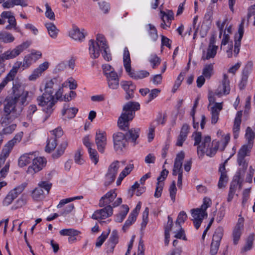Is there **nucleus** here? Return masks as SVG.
I'll return each mask as SVG.
<instances>
[{"label":"nucleus","mask_w":255,"mask_h":255,"mask_svg":"<svg viewBox=\"0 0 255 255\" xmlns=\"http://www.w3.org/2000/svg\"><path fill=\"white\" fill-rule=\"evenodd\" d=\"M61 80L58 78H54L46 82L44 92L36 98L38 106L42 107L46 114L45 119L48 118L54 110V107L58 101H61L63 96V84L61 86Z\"/></svg>","instance_id":"obj_1"},{"label":"nucleus","mask_w":255,"mask_h":255,"mask_svg":"<svg viewBox=\"0 0 255 255\" xmlns=\"http://www.w3.org/2000/svg\"><path fill=\"white\" fill-rule=\"evenodd\" d=\"M12 89L13 96L7 99L4 106L3 115L0 119L2 127L8 125L20 115L22 110V105L26 102L28 95L27 91L21 89H17L15 86L13 87Z\"/></svg>","instance_id":"obj_2"},{"label":"nucleus","mask_w":255,"mask_h":255,"mask_svg":"<svg viewBox=\"0 0 255 255\" xmlns=\"http://www.w3.org/2000/svg\"><path fill=\"white\" fill-rule=\"evenodd\" d=\"M89 45V50L92 58L96 59L98 58L100 55V51H103L102 55L106 60L109 61L112 59L111 53L109 52V47L107 41L103 34H97L96 42L94 40H90Z\"/></svg>","instance_id":"obj_3"},{"label":"nucleus","mask_w":255,"mask_h":255,"mask_svg":"<svg viewBox=\"0 0 255 255\" xmlns=\"http://www.w3.org/2000/svg\"><path fill=\"white\" fill-rule=\"evenodd\" d=\"M140 105L138 102H129L123 107V112L118 121V126L121 130H127L129 128V122L135 116V112L139 110Z\"/></svg>","instance_id":"obj_4"},{"label":"nucleus","mask_w":255,"mask_h":255,"mask_svg":"<svg viewBox=\"0 0 255 255\" xmlns=\"http://www.w3.org/2000/svg\"><path fill=\"white\" fill-rule=\"evenodd\" d=\"M123 62L126 71L130 78L134 80H138L142 79L149 76V73L147 71H135L134 70H131L130 54L127 47H125L124 48Z\"/></svg>","instance_id":"obj_5"},{"label":"nucleus","mask_w":255,"mask_h":255,"mask_svg":"<svg viewBox=\"0 0 255 255\" xmlns=\"http://www.w3.org/2000/svg\"><path fill=\"white\" fill-rule=\"evenodd\" d=\"M211 204V200L210 198H205L203 200V203L200 208L191 210V214L193 217L192 220L193 221L196 229H198L200 227L204 217H207L206 210L210 207Z\"/></svg>","instance_id":"obj_6"},{"label":"nucleus","mask_w":255,"mask_h":255,"mask_svg":"<svg viewBox=\"0 0 255 255\" xmlns=\"http://www.w3.org/2000/svg\"><path fill=\"white\" fill-rule=\"evenodd\" d=\"M211 140L210 136H206L201 144L198 146L197 153L199 157H203L204 154L212 157L216 154L219 148V143L218 142L211 143Z\"/></svg>","instance_id":"obj_7"},{"label":"nucleus","mask_w":255,"mask_h":255,"mask_svg":"<svg viewBox=\"0 0 255 255\" xmlns=\"http://www.w3.org/2000/svg\"><path fill=\"white\" fill-rule=\"evenodd\" d=\"M30 42L25 41L16 46L12 50H7L0 55V67L4 69V62L6 60L13 59L19 55L24 50L28 48Z\"/></svg>","instance_id":"obj_8"},{"label":"nucleus","mask_w":255,"mask_h":255,"mask_svg":"<svg viewBox=\"0 0 255 255\" xmlns=\"http://www.w3.org/2000/svg\"><path fill=\"white\" fill-rule=\"evenodd\" d=\"M253 145L251 144H245L239 149L237 154V162L239 166H242L243 172L245 173L247 169L248 163L245 158L249 156Z\"/></svg>","instance_id":"obj_9"},{"label":"nucleus","mask_w":255,"mask_h":255,"mask_svg":"<svg viewBox=\"0 0 255 255\" xmlns=\"http://www.w3.org/2000/svg\"><path fill=\"white\" fill-rule=\"evenodd\" d=\"M53 137L48 138L45 147V151L48 153L53 151L57 145V139L60 137L63 134L62 128L58 127L51 131Z\"/></svg>","instance_id":"obj_10"},{"label":"nucleus","mask_w":255,"mask_h":255,"mask_svg":"<svg viewBox=\"0 0 255 255\" xmlns=\"http://www.w3.org/2000/svg\"><path fill=\"white\" fill-rule=\"evenodd\" d=\"M113 138L114 148L117 151H121L128 144L125 134L122 132L119 131L114 133Z\"/></svg>","instance_id":"obj_11"},{"label":"nucleus","mask_w":255,"mask_h":255,"mask_svg":"<svg viewBox=\"0 0 255 255\" xmlns=\"http://www.w3.org/2000/svg\"><path fill=\"white\" fill-rule=\"evenodd\" d=\"M46 160L41 157H35L32 161V164L29 166L27 172L29 174H34L40 171L46 165Z\"/></svg>","instance_id":"obj_12"},{"label":"nucleus","mask_w":255,"mask_h":255,"mask_svg":"<svg viewBox=\"0 0 255 255\" xmlns=\"http://www.w3.org/2000/svg\"><path fill=\"white\" fill-rule=\"evenodd\" d=\"M95 143L99 151L101 153H104L107 145V134L105 131L100 129L97 130L95 136Z\"/></svg>","instance_id":"obj_13"},{"label":"nucleus","mask_w":255,"mask_h":255,"mask_svg":"<svg viewBox=\"0 0 255 255\" xmlns=\"http://www.w3.org/2000/svg\"><path fill=\"white\" fill-rule=\"evenodd\" d=\"M230 92V81L228 79V75L225 74L223 75V79L222 81V83L216 89L215 92V95L218 96L219 97H220L223 95L229 94Z\"/></svg>","instance_id":"obj_14"},{"label":"nucleus","mask_w":255,"mask_h":255,"mask_svg":"<svg viewBox=\"0 0 255 255\" xmlns=\"http://www.w3.org/2000/svg\"><path fill=\"white\" fill-rule=\"evenodd\" d=\"M113 208L110 205H107L104 208L96 210L92 215V218L94 220L105 219L113 215Z\"/></svg>","instance_id":"obj_15"},{"label":"nucleus","mask_w":255,"mask_h":255,"mask_svg":"<svg viewBox=\"0 0 255 255\" xmlns=\"http://www.w3.org/2000/svg\"><path fill=\"white\" fill-rule=\"evenodd\" d=\"M21 62L17 61L14 64L12 69L6 75V77L0 84V87H4L8 82L12 81L14 78L18 69L21 67Z\"/></svg>","instance_id":"obj_16"},{"label":"nucleus","mask_w":255,"mask_h":255,"mask_svg":"<svg viewBox=\"0 0 255 255\" xmlns=\"http://www.w3.org/2000/svg\"><path fill=\"white\" fill-rule=\"evenodd\" d=\"M244 22H245V19H243L242 20V22L241 23V24L239 25V27L238 29V34H236L235 35V38H234L235 45H234V54L236 56H237L238 54V53L240 51L241 42V40L243 38L244 32Z\"/></svg>","instance_id":"obj_17"},{"label":"nucleus","mask_w":255,"mask_h":255,"mask_svg":"<svg viewBox=\"0 0 255 255\" xmlns=\"http://www.w3.org/2000/svg\"><path fill=\"white\" fill-rule=\"evenodd\" d=\"M121 86L126 93V99L129 100L133 97V92L135 89V86L130 81H122Z\"/></svg>","instance_id":"obj_18"},{"label":"nucleus","mask_w":255,"mask_h":255,"mask_svg":"<svg viewBox=\"0 0 255 255\" xmlns=\"http://www.w3.org/2000/svg\"><path fill=\"white\" fill-rule=\"evenodd\" d=\"M223 102L221 103H216L215 105H213L210 110L211 114V124L215 125L216 124L219 117L220 112L223 109Z\"/></svg>","instance_id":"obj_19"},{"label":"nucleus","mask_w":255,"mask_h":255,"mask_svg":"<svg viewBox=\"0 0 255 255\" xmlns=\"http://www.w3.org/2000/svg\"><path fill=\"white\" fill-rule=\"evenodd\" d=\"M86 32L85 30H80L77 26H73L72 29L69 32V36L72 39L79 42L82 41L85 38Z\"/></svg>","instance_id":"obj_20"},{"label":"nucleus","mask_w":255,"mask_h":255,"mask_svg":"<svg viewBox=\"0 0 255 255\" xmlns=\"http://www.w3.org/2000/svg\"><path fill=\"white\" fill-rule=\"evenodd\" d=\"M126 131V130H124ZM128 130L125 134L128 142H131L135 145L137 143L136 142L137 139L139 136V128H131V129H128Z\"/></svg>","instance_id":"obj_21"},{"label":"nucleus","mask_w":255,"mask_h":255,"mask_svg":"<svg viewBox=\"0 0 255 255\" xmlns=\"http://www.w3.org/2000/svg\"><path fill=\"white\" fill-rule=\"evenodd\" d=\"M49 63L48 62H44L39 65L38 68L35 69L32 73L29 76V80L33 81L38 78L42 73L48 69Z\"/></svg>","instance_id":"obj_22"},{"label":"nucleus","mask_w":255,"mask_h":255,"mask_svg":"<svg viewBox=\"0 0 255 255\" xmlns=\"http://www.w3.org/2000/svg\"><path fill=\"white\" fill-rule=\"evenodd\" d=\"M242 111H240L237 113L236 117L234 120V126L233 128V131L234 136L235 138H237L239 136V134L240 129V125L242 122Z\"/></svg>","instance_id":"obj_23"},{"label":"nucleus","mask_w":255,"mask_h":255,"mask_svg":"<svg viewBox=\"0 0 255 255\" xmlns=\"http://www.w3.org/2000/svg\"><path fill=\"white\" fill-rule=\"evenodd\" d=\"M108 87L112 89H117L119 86L120 78L117 73L111 74L106 77Z\"/></svg>","instance_id":"obj_24"},{"label":"nucleus","mask_w":255,"mask_h":255,"mask_svg":"<svg viewBox=\"0 0 255 255\" xmlns=\"http://www.w3.org/2000/svg\"><path fill=\"white\" fill-rule=\"evenodd\" d=\"M36 155L33 152L25 153L20 157L18 160V165L23 167L33 161Z\"/></svg>","instance_id":"obj_25"},{"label":"nucleus","mask_w":255,"mask_h":255,"mask_svg":"<svg viewBox=\"0 0 255 255\" xmlns=\"http://www.w3.org/2000/svg\"><path fill=\"white\" fill-rule=\"evenodd\" d=\"M217 49L218 46L212 47L211 46H209L207 53H205V52H203L202 56V59L206 60L214 58L216 55Z\"/></svg>","instance_id":"obj_26"},{"label":"nucleus","mask_w":255,"mask_h":255,"mask_svg":"<svg viewBox=\"0 0 255 255\" xmlns=\"http://www.w3.org/2000/svg\"><path fill=\"white\" fill-rule=\"evenodd\" d=\"M48 34L52 38H56L57 36L59 30L56 28V26L51 22L46 23L45 24Z\"/></svg>","instance_id":"obj_27"},{"label":"nucleus","mask_w":255,"mask_h":255,"mask_svg":"<svg viewBox=\"0 0 255 255\" xmlns=\"http://www.w3.org/2000/svg\"><path fill=\"white\" fill-rule=\"evenodd\" d=\"M68 145V142L66 140L63 141L59 145L56 152L52 155L53 158H58L64 153L65 150Z\"/></svg>","instance_id":"obj_28"},{"label":"nucleus","mask_w":255,"mask_h":255,"mask_svg":"<svg viewBox=\"0 0 255 255\" xmlns=\"http://www.w3.org/2000/svg\"><path fill=\"white\" fill-rule=\"evenodd\" d=\"M214 73V63L204 65L202 70V75L207 79H210Z\"/></svg>","instance_id":"obj_29"},{"label":"nucleus","mask_w":255,"mask_h":255,"mask_svg":"<svg viewBox=\"0 0 255 255\" xmlns=\"http://www.w3.org/2000/svg\"><path fill=\"white\" fill-rule=\"evenodd\" d=\"M122 210L117 215L115 219V221L118 223H121L123 221L129 211V208L127 205H122Z\"/></svg>","instance_id":"obj_30"},{"label":"nucleus","mask_w":255,"mask_h":255,"mask_svg":"<svg viewBox=\"0 0 255 255\" xmlns=\"http://www.w3.org/2000/svg\"><path fill=\"white\" fill-rule=\"evenodd\" d=\"M224 229L222 227H218L213 236L212 243L220 244L223 236Z\"/></svg>","instance_id":"obj_31"},{"label":"nucleus","mask_w":255,"mask_h":255,"mask_svg":"<svg viewBox=\"0 0 255 255\" xmlns=\"http://www.w3.org/2000/svg\"><path fill=\"white\" fill-rule=\"evenodd\" d=\"M37 108L36 105L31 104L28 107L27 111V118L29 121H32L33 118H36Z\"/></svg>","instance_id":"obj_32"},{"label":"nucleus","mask_w":255,"mask_h":255,"mask_svg":"<svg viewBox=\"0 0 255 255\" xmlns=\"http://www.w3.org/2000/svg\"><path fill=\"white\" fill-rule=\"evenodd\" d=\"M137 215L135 213H131L129 215L128 219L125 223L122 230L124 232H126L128 228L133 223L136 219Z\"/></svg>","instance_id":"obj_33"},{"label":"nucleus","mask_w":255,"mask_h":255,"mask_svg":"<svg viewBox=\"0 0 255 255\" xmlns=\"http://www.w3.org/2000/svg\"><path fill=\"white\" fill-rule=\"evenodd\" d=\"M119 236L117 230L113 231L109 240V246L113 250L115 245L118 243Z\"/></svg>","instance_id":"obj_34"},{"label":"nucleus","mask_w":255,"mask_h":255,"mask_svg":"<svg viewBox=\"0 0 255 255\" xmlns=\"http://www.w3.org/2000/svg\"><path fill=\"white\" fill-rule=\"evenodd\" d=\"M34 53H31L30 54L26 55L23 59V63H21V67H22V70L29 67L34 61Z\"/></svg>","instance_id":"obj_35"},{"label":"nucleus","mask_w":255,"mask_h":255,"mask_svg":"<svg viewBox=\"0 0 255 255\" xmlns=\"http://www.w3.org/2000/svg\"><path fill=\"white\" fill-rule=\"evenodd\" d=\"M239 183V181L238 182H236L235 181L232 182L231 183L230 188H229V192L227 198V201L228 202H230L232 201L234 195L236 193V191L237 189V185Z\"/></svg>","instance_id":"obj_36"},{"label":"nucleus","mask_w":255,"mask_h":255,"mask_svg":"<svg viewBox=\"0 0 255 255\" xmlns=\"http://www.w3.org/2000/svg\"><path fill=\"white\" fill-rule=\"evenodd\" d=\"M0 40L4 43H10L14 41V37L9 33L5 31H0Z\"/></svg>","instance_id":"obj_37"},{"label":"nucleus","mask_w":255,"mask_h":255,"mask_svg":"<svg viewBox=\"0 0 255 255\" xmlns=\"http://www.w3.org/2000/svg\"><path fill=\"white\" fill-rule=\"evenodd\" d=\"M61 236H77L80 234V232L74 229H65L59 231Z\"/></svg>","instance_id":"obj_38"},{"label":"nucleus","mask_w":255,"mask_h":255,"mask_svg":"<svg viewBox=\"0 0 255 255\" xmlns=\"http://www.w3.org/2000/svg\"><path fill=\"white\" fill-rule=\"evenodd\" d=\"M246 138L248 140V144L253 145L254 140L255 137V133L253 131L252 128L248 127L246 129V133L245 134Z\"/></svg>","instance_id":"obj_39"},{"label":"nucleus","mask_w":255,"mask_h":255,"mask_svg":"<svg viewBox=\"0 0 255 255\" xmlns=\"http://www.w3.org/2000/svg\"><path fill=\"white\" fill-rule=\"evenodd\" d=\"M120 162L118 160L112 162L108 168V172L116 176L120 168Z\"/></svg>","instance_id":"obj_40"},{"label":"nucleus","mask_w":255,"mask_h":255,"mask_svg":"<svg viewBox=\"0 0 255 255\" xmlns=\"http://www.w3.org/2000/svg\"><path fill=\"white\" fill-rule=\"evenodd\" d=\"M16 128V124H11L4 128L0 131V136L2 137L3 135H8L11 134L15 129Z\"/></svg>","instance_id":"obj_41"},{"label":"nucleus","mask_w":255,"mask_h":255,"mask_svg":"<svg viewBox=\"0 0 255 255\" xmlns=\"http://www.w3.org/2000/svg\"><path fill=\"white\" fill-rule=\"evenodd\" d=\"M44 193L42 189L38 186L33 190L32 197L35 200H40L44 198Z\"/></svg>","instance_id":"obj_42"},{"label":"nucleus","mask_w":255,"mask_h":255,"mask_svg":"<svg viewBox=\"0 0 255 255\" xmlns=\"http://www.w3.org/2000/svg\"><path fill=\"white\" fill-rule=\"evenodd\" d=\"M243 229L237 228L235 227L233 231V238L234 244L236 245L240 239L241 236L242 234V230Z\"/></svg>","instance_id":"obj_43"},{"label":"nucleus","mask_w":255,"mask_h":255,"mask_svg":"<svg viewBox=\"0 0 255 255\" xmlns=\"http://www.w3.org/2000/svg\"><path fill=\"white\" fill-rule=\"evenodd\" d=\"M160 16L162 19L166 17L167 23H169V25L171 21L174 19V13L172 10H168L166 12L161 11Z\"/></svg>","instance_id":"obj_44"},{"label":"nucleus","mask_w":255,"mask_h":255,"mask_svg":"<svg viewBox=\"0 0 255 255\" xmlns=\"http://www.w3.org/2000/svg\"><path fill=\"white\" fill-rule=\"evenodd\" d=\"M254 239L255 235L254 234H251L248 236L246 240V245L243 249L244 251L246 252L252 248Z\"/></svg>","instance_id":"obj_45"},{"label":"nucleus","mask_w":255,"mask_h":255,"mask_svg":"<svg viewBox=\"0 0 255 255\" xmlns=\"http://www.w3.org/2000/svg\"><path fill=\"white\" fill-rule=\"evenodd\" d=\"M110 232L111 230L109 229L107 233H103L102 235L97 238L95 244L96 247L100 248L101 247L104 242L106 241V239L108 238Z\"/></svg>","instance_id":"obj_46"},{"label":"nucleus","mask_w":255,"mask_h":255,"mask_svg":"<svg viewBox=\"0 0 255 255\" xmlns=\"http://www.w3.org/2000/svg\"><path fill=\"white\" fill-rule=\"evenodd\" d=\"M149 62L153 69H155L161 63V59L157 55H151L149 59Z\"/></svg>","instance_id":"obj_47"},{"label":"nucleus","mask_w":255,"mask_h":255,"mask_svg":"<svg viewBox=\"0 0 255 255\" xmlns=\"http://www.w3.org/2000/svg\"><path fill=\"white\" fill-rule=\"evenodd\" d=\"M187 218V216L186 213L184 211H181L178 215L177 218L175 222V225L178 226V228L181 227V224L183 223Z\"/></svg>","instance_id":"obj_48"},{"label":"nucleus","mask_w":255,"mask_h":255,"mask_svg":"<svg viewBox=\"0 0 255 255\" xmlns=\"http://www.w3.org/2000/svg\"><path fill=\"white\" fill-rule=\"evenodd\" d=\"M88 152L91 160L95 164H96L99 161V156L97 151L95 149L89 148V149H88Z\"/></svg>","instance_id":"obj_49"},{"label":"nucleus","mask_w":255,"mask_h":255,"mask_svg":"<svg viewBox=\"0 0 255 255\" xmlns=\"http://www.w3.org/2000/svg\"><path fill=\"white\" fill-rule=\"evenodd\" d=\"M169 191L170 193V197L171 200L174 202L175 201L176 194L177 192V188L176 187V183L174 180L172 182L170 186Z\"/></svg>","instance_id":"obj_50"},{"label":"nucleus","mask_w":255,"mask_h":255,"mask_svg":"<svg viewBox=\"0 0 255 255\" xmlns=\"http://www.w3.org/2000/svg\"><path fill=\"white\" fill-rule=\"evenodd\" d=\"M103 197L107 200L106 204H110L116 198L117 194L114 190H111L107 192Z\"/></svg>","instance_id":"obj_51"},{"label":"nucleus","mask_w":255,"mask_h":255,"mask_svg":"<svg viewBox=\"0 0 255 255\" xmlns=\"http://www.w3.org/2000/svg\"><path fill=\"white\" fill-rule=\"evenodd\" d=\"M248 79V73L245 70L243 71L242 77L241 81L239 84V87L240 90H243L245 88L247 85Z\"/></svg>","instance_id":"obj_52"},{"label":"nucleus","mask_w":255,"mask_h":255,"mask_svg":"<svg viewBox=\"0 0 255 255\" xmlns=\"http://www.w3.org/2000/svg\"><path fill=\"white\" fill-rule=\"evenodd\" d=\"M228 176L227 175H220L219 180L218 184V188L220 189L226 187L228 181Z\"/></svg>","instance_id":"obj_53"},{"label":"nucleus","mask_w":255,"mask_h":255,"mask_svg":"<svg viewBox=\"0 0 255 255\" xmlns=\"http://www.w3.org/2000/svg\"><path fill=\"white\" fill-rule=\"evenodd\" d=\"M104 75L107 77L111 75V74L117 73L114 68L109 64H106L102 66Z\"/></svg>","instance_id":"obj_54"},{"label":"nucleus","mask_w":255,"mask_h":255,"mask_svg":"<svg viewBox=\"0 0 255 255\" xmlns=\"http://www.w3.org/2000/svg\"><path fill=\"white\" fill-rule=\"evenodd\" d=\"M116 177V176L114 175L107 172L105 175L104 185L107 187L115 181Z\"/></svg>","instance_id":"obj_55"},{"label":"nucleus","mask_w":255,"mask_h":255,"mask_svg":"<svg viewBox=\"0 0 255 255\" xmlns=\"http://www.w3.org/2000/svg\"><path fill=\"white\" fill-rule=\"evenodd\" d=\"M45 5L46 7V11H45L46 17L51 20H55L54 12L52 11L51 7L49 5V4L47 3H46Z\"/></svg>","instance_id":"obj_56"},{"label":"nucleus","mask_w":255,"mask_h":255,"mask_svg":"<svg viewBox=\"0 0 255 255\" xmlns=\"http://www.w3.org/2000/svg\"><path fill=\"white\" fill-rule=\"evenodd\" d=\"M26 183H22V184L15 187L13 190H11L10 192H13L12 193V194L16 198L17 196L23 191V190L26 187Z\"/></svg>","instance_id":"obj_57"},{"label":"nucleus","mask_w":255,"mask_h":255,"mask_svg":"<svg viewBox=\"0 0 255 255\" xmlns=\"http://www.w3.org/2000/svg\"><path fill=\"white\" fill-rule=\"evenodd\" d=\"M78 110L76 108H72L67 110L62 114L63 116H65L68 119H72L74 118L77 114Z\"/></svg>","instance_id":"obj_58"},{"label":"nucleus","mask_w":255,"mask_h":255,"mask_svg":"<svg viewBox=\"0 0 255 255\" xmlns=\"http://www.w3.org/2000/svg\"><path fill=\"white\" fill-rule=\"evenodd\" d=\"M161 90L159 89H153L149 92L148 98V99L146 103H148L151 102L153 99L155 98L158 94L160 93Z\"/></svg>","instance_id":"obj_59"},{"label":"nucleus","mask_w":255,"mask_h":255,"mask_svg":"<svg viewBox=\"0 0 255 255\" xmlns=\"http://www.w3.org/2000/svg\"><path fill=\"white\" fill-rule=\"evenodd\" d=\"M38 186L41 188L43 190L44 189L47 194H48L51 188L52 184L47 181H41L39 183Z\"/></svg>","instance_id":"obj_60"},{"label":"nucleus","mask_w":255,"mask_h":255,"mask_svg":"<svg viewBox=\"0 0 255 255\" xmlns=\"http://www.w3.org/2000/svg\"><path fill=\"white\" fill-rule=\"evenodd\" d=\"M149 27L150 28L149 35L152 39L155 41L158 38L157 30L156 28L151 24H149Z\"/></svg>","instance_id":"obj_61"},{"label":"nucleus","mask_w":255,"mask_h":255,"mask_svg":"<svg viewBox=\"0 0 255 255\" xmlns=\"http://www.w3.org/2000/svg\"><path fill=\"white\" fill-rule=\"evenodd\" d=\"M13 192H9V193L4 198L3 204L5 206H8L10 204L13 200L16 198V197L12 194Z\"/></svg>","instance_id":"obj_62"},{"label":"nucleus","mask_w":255,"mask_h":255,"mask_svg":"<svg viewBox=\"0 0 255 255\" xmlns=\"http://www.w3.org/2000/svg\"><path fill=\"white\" fill-rule=\"evenodd\" d=\"M164 186L163 183H157L156 186L155 192L154 193V197L159 198L161 196L162 191Z\"/></svg>","instance_id":"obj_63"},{"label":"nucleus","mask_w":255,"mask_h":255,"mask_svg":"<svg viewBox=\"0 0 255 255\" xmlns=\"http://www.w3.org/2000/svg\"><path fill=\"white\" fill-rule=\"evenodd\" d=\"M82 154L81 149H79L76 152L74 156L75 162L78 164H82L84 163V160L82 158Z\"/></svg>","instance_id":"obj_64"}]
</instances>
